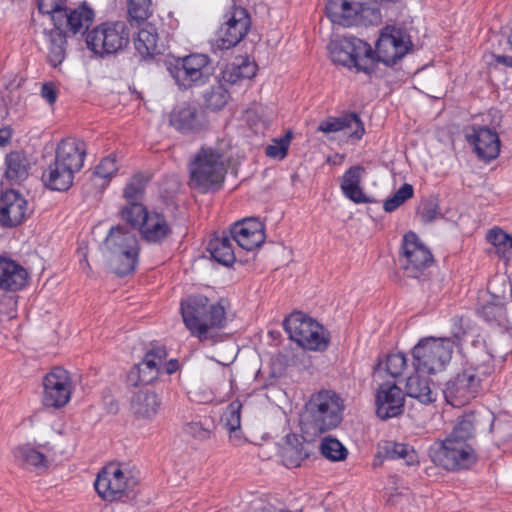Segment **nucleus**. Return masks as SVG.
Here are the masks:
<instances>
[{"label":"nucleus","mask_w":512,"mask_h":512,"mask_svg":"<svg viewBox=\"0 0 512 512\" xmlns=\"http://www.w3.org/2000/svg\"><path fill=\"white\" fill-rule=\"evenodd\" d=\"M416 372L406 381V393L409 397L417 399L423 404H430L436 400L437 393L431 387L428 378Z\"/></svg>","instance_id":"nucleus-31"},{"label":"nucleus","mask_w":512,"mask_h":512,"mask_svg":"<svg viewBox=\"0 0 512 512\" xmlns=\"http://www.w3.org/2000/svg\"><path fill=\"white\" fill-rule=\"evenodd\" d=\"M138 228L142 238L150 243H160L170 233L165 217L157 212H148Z\"/></svg>","instance_id":"nucleus-28"},{"label":"nucleus","mask_w":512,"mask_h":512,"mask_svg":"<svg viewBox=\"0 0 512 512\" xmlns=\"http://www.w3.org/2000/svg\"><path fill=\"white\" fill-rule=\"evenodd\" d=\"M511 296H512V288H511Z\"/></svg>","instance_id":"nucleus-63"},{"label":"nucleus","mask_w":512,"mask_h":512,"mask_svg":"<svg viewBox=\"0 0 512 512\" xmlns=\"http://www.w3.org/2000/svg\"><path fill=\"white\" fill-rule=\"evenodd\" d=\"M312 438L304 435L303 442L297 441V445L288 444L283 448L282 457L286 467H298L303 460L309 457Z\"/></svg>","instance_id":"nucleus-36"},{"label":"nucleus","mask_w":512,"mask_h":512,"mask_svg":"<svg viewBox=\"0 0 512 512\" xmlns=\"http://www.w3.org/2000/svg\"><path fill=\"white\" fill-rule=\"evenodd\" d=\"M495 357H497V355L494 354L493 352H487V358L488 359L484 360V362H488L490 359L495 358Z\"/></svg>","instance_id":"nucleus-62"},{"label":"nucleus","mask_w":512,"mask_h":512,"mask_svg":"<svg viewBox=\"0 0 512 512\" xmlns=\"http://www.w3.org/2000/svg\"><path fill=\"white\" fill-rule=\"evenodd\" d=\"M27 214V201L16 190L10 189L0 194V226L15 227Z\"/></svg>","instance_id":"nucleus-22"},{"label":"nucleus","mask_w":512,"mask_h":512,"mask_svg":"<svg viewBox=\"0 0 512 512\" xmlns=\"http://www.w3.org/2000/svg\"><path fill=\"white\" fill-rule=\"evenodd\" d=\"M317 323L302 312H294L284 320L283 325L285 331L289 334V338L300 345Z\"/></svg>","instance_id":"nucleus-30"},{"label":"nucleus","mask_w":512,"mask_h":512,"mask_svg":"<svg viewBox=\"0 0 512 512\" xmlns=\"http://www.w3.org/2000/svg\"><path fill=\"white\" fill-rule=\"evenodd\" d=\"M28 273L16 261L0 257V289L5 291L21 290L27 283Z\"/></svg>","instance_id":"nucleus-26"},{"label":"nucleus","mask_w":512,"mask_h":512,"mask_svg":"<svg viewBox=\"0 0 512 512\" xmlns=\"http://www.w3.org/2000/svg\"><path fill=\"white\" fill-rule=\"evenodd\" d=\"M87 48L103 57L116 54L129 43V30L125 22H105L86 34Z\"/></svg>","instance_id":"nucleus-6"},{"label":"nucleus","mask_w":512,"mask_h":512,"mask_svg":"<svg viewBox=\"0 0 512 512\" xmlns=\"http://www.w3.org/2000/svg\"><path fill=\"white\" fill-rule=\"evenodd\" d=\"M379 455L386 459H404L407 464L412 462L414 450L407 444L385 442L379 448Z\"/></svg>","instance_id":"nucleus-42"},{"label":"nucleus","mask_w":512,"mask_h":512,"mask_svg":"<svg viewBox=\"0 0 512 512\" xmlns=\"http://www.w3.org/2000/svg\"><path fill=\"white\" fill-rule=\"evenodd\" d=\"M508 43L510 46V51L512 52V39H508ZM495 60L499 64H503L505 66L512 67V55H497L495 56Z\"/></svg>","instance_id":"nucleus-59"},{"label":"nucleus","mask_w":512,"mask_h":512,"mask_svg":"<svg viewBox=\"0 0 512 512\" xmlns=\"http://www.w3.org/2000/svg\"><path fill=\"white\" fill-rule=\"evenodd\" d=\"M419 215L424 223H431L438 219L441 216V213L439 212L437 202L433 199L425 201L419 211Z\"/></svg>","instance_id":"nucleus-54"},{"label":"nucleus","mask_w":512,"mask_h":512,"mask_svg":"<svg viewBox=\"0 0 512 512\" xmlns=\"http://www.w3.org/2000/svg\"><path fill=\"white\" fill-rule=\"evenodd\" d=\"M161 400L150 389H139L134 392L130 400V410L139 420L151 421L159 412Z\"/></svg>","instance_id":"nucleus-25"},{"label":"nucleus","mask_w":512,"mask_h":512,"mask_svg":"<svg viewBox=\"0 0 512 512\" xmlns=\"http://www.w3.org/2000/svg\"><path fill=\"white\" fill-rule=\"evenodd\" d=\"M157 42V29L147 23L138 31L137 38L134 40V46L141 57L146 59L160 53Z\"/></svg>","instance_id":"nucleus-33"},{"label":"nucleus","mask_w":512,"mask_h":512,"mask_svg":"<svg viewBox=\"0 0 512 512\" xmlns=\"http://www.w3.org/2000/svg\"><path fill=\"white\" fill-rule=\"evenodd\" d=\"M404 394L395 383H382L376 393V414L382 420L397 417L404 411Z\"/></svg>","instance_id":"nucleus-19"},{"label":"nucleus","mask_w":512,"mask_h":512,"mask_svg":"<svg viewBox=\"0 0 512 512\" xmlns=\"http://www.w3.org/2000/svg\"><path fill=\"white\" fill-rule=\"evenodd\" d=\"M250 25L251 21L247 10L242 7H234L218 30V46L221 49H230L236 46L246 36Z\"/></svg>","instance_id":"nucleus-16"},{"label":"nucleus","mask_w":512,"mask_h":512,"mask_svg":"<svg viewBox=\"0 0 512 512\" xmlns=\"http://www.w3.org/2000/svg\"><path fill=\"white\" fill-rule=\"evenodd\" d=\"M42 402L46 407L62 408L71 398V378L65 369L54 367L43 379Z\"/></svg>","instance_id":"nucleus-13"},{"label":"nucleus","mask_w":512,"mask_h":512,"mask_svg":"<svg viewBox=\"0 0 512 512\" xmlns=\"http://www.w3.org/2000/svg\"><path fill=\"white\" fill-rule=\"evenodd\" d=\"M383 365L378 363V367ZM406 367V358L402 353H393L386 356L384 361V369L393 378L399 377Z\"/></svg>","instance_id":"nucleus-51"},{"label":"nucleus","mask_w":512,"mask_h":512,"mask_svg":"<svg viewBox=\"0 0 512 512\" xmlns=\"http://www.w3.org/2000/svg\"><path fill=\"white\" fill-rule=\"evenodd\" d=\"M414 189L411 184H403L391 197L384 201L383 209L386 212H393L399 208L405 201L412 198Z\"/></svg>","instance_id":"nucleus-49"},{"label":"nucleus","mask_w":512,"mask_h":512,"mask_svg":"<svg viewBox=\"0 0 512 512\" xmlns=\"http://www.w3.org/2000/svg\"><path fill=\"white\" fill-rule=\"evenodd\" d=\"M363 172L364 168L360 165L350 167L342 177L341 190L359 186Z\"/></svg>","instance_id":"nucleus-53"},{"label":"nucleus","mask_w":512,"mask_h":512,"mask_svg":"<svg viewBox=\"0 0 512 512\" xmlns=\"http://www.w3.org/2000/svg\"><path fill=\"white\" fill-rule=\"evenodd\" d=\"M150 5V0H129L128 13L130 18L138 24L144 22L151 14Z\"/></svg>","instance_id":"nucleus-52"},{"label":"nucleus","mask_w":512,"mask_h":512,"mask_svg":"<svg viewBox=\"0 0 512 512\" xmlns=\"http://www.w3.org/2000/svg\"><path fill=\"white\" fill-rule=\"evenodd\" d=\"M137 484V479L119 464L110 463L97 475L94 486L98 495L107 501L121 499L122 496Z\"/></svg>","instance_id":"nucleus-10"},{"label":"nucleus","mask_w":512,"mask_h":512,"mask_svg":"<svg viewBox=\"0 0 512 512\" xmlns=\"http://www.w3.org/2000/svg\"><path fill=\"white\" fill-rule=\"evenodd\" d=\"M344 401L332 390H321L311 396L301 415L303 435L316 437L336 428L343 419Z\"/></svg>","instance_id":"nucleus-2"},{"label":"nucleus","mask_w":512,"mask_h":512,"mask_svg":"<svg viewBox=\"0 0 512 512\" xmlns=\"http://www.w3.org/2000/svg\"><path fill=\"white\" fill-rule=\"evenodd\" d=\"M117 171L118 164L116 155L110 154L107 157H104L95 167L90 175V181L96 189L102 190L108 185L109 181Z\"/></svg>","instance_id":"nucleus-35"},{"label":"nucleus","mask_w":512,"mask_h":512,"mask_svg":"<svg viewBox=\"0 0 512 512\" xmlns=\"http://www.w3.org/2000/svg\"><path fill=\"white\" fill-rule=\"evenodd\" d=\"M233 241L231 234L223 232L221 236H216L209 241L207 250L215 261L224 266H231L236 260Z\"/></svg>","instance_id":"nucleus-29"},{"label":"nucleus","mask_w":512,"mask_h":512,"mask_svg":"<svg viewBox=\"0 0 512 512\" xmlns=\"http://www.w3.org/2000/svg\"><path fill=\"white\" fill-rule=\"evenodd\" d=\"M433 461L448 471L469 469L478 461L473 444L444 439L433 452Z\"/></svg>","instance_id":"nucleus-11"},{"label":"nucleus","mask_w":512,"mask_h":512,"mask_svg":"<svg viewBox=\"0 0 512 512\" xmlns=\"http://www.w3.org/2000/svg\"><path fill=\"white\" fill-rule=\"evenodd\" d=\"M74 176L63 166L53 161L42 175L44 184L51 190L66 191L73 184Z\"/></svg>","instance_id":"nucleus-32"},{"label":"nucleus","mask_w":512,"mask_h":512,"mask_svg":"<svg viewBox=\"0 0 512 512\" xmlns=\"http://www.w3.org/2000/svg\"><path fill=\"white\" fill-rule=\"evenodd\" d=\"M328 344L329 337L326 330L321 324L317 323L299 346L308 350L324 351Z\"/></svg>","instance_id":"nucleus-43"},{"label":"nucleus","mask_w":512,"mask_h":512,"mask_svg":"<svg viewBox=\"0 0 512 512\" xmlns=\"http://www.w3.org/2000/svg\"><path fill=\"white\" fill-rule=\"evenodd\" d=\"M230 158L219 147H201L189 163V185L202 193L219 191L225 181Z\"/></svg>","instance_id":"nucleus-3"},{"label":"nucleus","mask_w":512,"mask_h":512,"mask_svg":"<svg viewBox=\"0 0 512 512\" xmlns=\"http://www.w3.org/2000/svg\"><path fill=\"white\" fill-rule=\"evenodd\" d=\"M167 357L164 347L157 346L149 350L142 362L135 365L127 374V383L131 386L148 385L156 380L161 371V365Z\"/></svg>","instance_id":"nucleus-17"},{"label":"nucleus","mask_w":512,"mask_h":512,"mask_svg":"<svg viewBox=\"0 0 512 512\" xmlns=\"http://www.w3.org/2000/svg\"><path fill=\"white\" fill-rule=\"evenodd\" d=\"M168 69L181 90L204 85L213 73L208 56L198 53L176 59Z\"/></svg>","instance_id":"nucleus-9"},{"label":"nucleus","mask_w":512,"mask_h":512,"mask_svg":"<svg viewBox=\"0 0 512 512\" xmlns=\"http://www.w3.org/2000/svg\"><path fill=\"white\" fill-rule=\"evenodd\" d=\"M186 432L190 434L192 437L205 440L210 436V430L203 427V425L199 422H191L186 426Z\"/></svg>","instance_id":"nucleus-56"},{"label":"nucleus","mask_w":512,"mask_h":512,"mask_svg":"<svg viewBox=\"0 0 512 512\" xmlns=\"http://www.w3.org/2000/svg\"><path fill=\"white\" fill-rule=\"evenodd\" d=\"M375 11L368 7V0H329L326 14L334 24L349 27L358 24Z\"/></svg>","instance_id":"nucleus-15"},{"label":"nucleus","mask_w":512,"mask_h":512,"mask_svg":"<svg viewBox=\"0 0 512 512\" xmlns=\"http://www.w3.org/2000/svg\"><path fill=\"white\" fill-rule=\"evenodd\" d=\"M402 253L399 261L406 276L419 278L423 271L433 263V256L414 232H408L403 237Z\"/></svg>","instance_id":"nucleus-12"},{"label":"nucleus","mask_w":512,"mask_h":512,"mask_svg":"<svg viewBox=\"0 0 512 512\" xmlns=\"http://www.w3.org/2000/svg\"><path fill=\"white\" fill-rule=\"evenodd\" d=\"M41 96L50 104L53 105L58 97V90L52 82H47L42 85Z\"/></svg>","instance_id":"nucleus-58"},{"label":"nucleus","mask_w":512,"mask_h":512,"mask_svg":"<svg viewBox=\"0 0 512 512\" xmlns=\"http://www.w3.org/2000/svg\"><path fill=\"white\" fill-rule=\"evenodd\" d=\"M342 192L348 199H350L354 203L360 204L369 202V198L363 193V190L360 187V185L357 187L349 188Z\"/></svg>","instance_id":"nucleus-57"},{"label":"nucleus","mask_w":512,"mask_h":512,"mask_svg":"<svg viewBox=\"0 0 512 512\" xmlns=\"http://www.w3.org/2000/svg\"><path fill=\"white\" fill-rule=\"evenodd\" d=\"M149 182V177L142 173L133 175L123 190V197L126 203L137 202L142 203L146 185Z\"/></svg>","instance_id":"nucleus-40"},{"label":"nucleus","mask_w":512,"mask_h":512,"mask_svg":"<svg viewBox=\"0 0 512 512\" xmlns=\"http://www.w3.org/2000/svg\"><path fill=\"white\" fill-rule=\"evenodd\" d=\"M102 253L109 268L120 276L133 272L139 255L138 240L130 230L112 227L106 236Z\"/></svg>","instance_id":"nucleus-4"},{"label":"nucleus","mask_w":512,"mask_h":512,"mask_svg":"<svg viewBox=\"0 0 512 512\" xmlns=\"http://www.w3.org/2000/svg\"><path fill=\"white\" fill-rule=\"evenodd\" d=\"M121 217L133 227H139L143 218L148 214L143 203L131 202L126 203L121 209Z\"/></svg>","instance_id":"nucleus-46"},{"label":"nucleus","mask_w":512,"mask_h":512,"mask_svg":"<svg viewBox=\"0 0 512 512\" xmlns=\"http://www.w3.org/2000/svg\"><path fill=\"white\" fill-rule=\"evenodd\" d=\"M346 129L352 130L350 136L356 139H360L365 133L364 124L356 113H348L341 117H328L320 122L317 131L328 134Z\"/></svg>","instance_id":"nucleus-27"},{"label":"nucleus","mask_w":512,"mask_h":512,"mask_svg":"<svg viewBox=\"0 0 512 512\" xmlns=\"http://www.w3.org/2000/svg\"><path fill=\"white\" fill-rule=\"evenodd\" d=\"M180 310L186 328L201 342H214L217 331L224 328L227 322L226 310L221 302L210 303L202 294L183 299Z\"/></svg>","instance_id":"nucleus-1"},{"label":"nucleus","mask_w":512,"mask_h":512,"mask_svg":"<svg viewBox=\"0 0 512 512\" xmlns=\"http://www.w3.org/2000/svg\"><path fill=\"white\" fill-rule=\"evenodd\" d=\"M85 156V143L77 139L67 138L58 144L54 161L66 170L68 169V172L74 176L83 167Z\"/></svg>","instance_id":"nucleus-24"},{"label":"nucleus","mask_w":512,"mask_h":512,"mask_svg":"<svg viewBox=\"0 0 512 512\" xmlns=\"http://www.w3.org/2000/svg\"><path fill=\"white\" fill-rule=\"evenodd\" d=\"M179 368V364H178V361L176 359H171L169 362L167 363H162L161 365V369H164L165 372L168 374V375H171L173 374L174 372H176Z\"/></svg>","instance_id":"nucleus-61"},{"label":"nucleus","mask_w":512,"mask_h":512,"mask_svg":"<svg viewBox=\"0 0 512 512\" xmlns=\"http://www.w3.org/2000/svg\"><path fill=\"white\" fill-rule=\"evenodd\" d=\"M475 422L474 414H465L458 419L451 433L445 439L457 440L460 443L473 444L475 442Z\"/></svg>","instance_id":"nucleus-38"},{"label":"nucleus","mask_w":512,"mask_h":512,"mask_svg":"<svg viewBox=\"0 0 512 512\" xmlns=\"http://www.w3.org/2000/svg\"><path fill=\"white\" fill-rule=\"evenodd\" d=\"M169 122L182 134H196L206 126L204 113L196 106L187 103L178 105L172 110Z\"/></svg>","instance_id":"nucleus-21"},{"label":"nucleus","mask_w":512,"mask_h":512,"mask_svg":"<svg viewBox=\"0 0 512 512\" xmlns=\"http://www.w3.org/2000/svg\"><path fill=\"white\" fill-rule=\"evenodd\" d=\"M205 104L212 110L222 109L228 102L229 93L221 85L213 86L210 91L204 95Z\"/></svg>","instance_id":"nucleus-50"},{"label":"nucleus","mask_w":512,"mask_h":512,"mask_svg":"<svg viewBox=\"0 0 512 512\" xmlns=\"http://www.w3.org/2000/svg\"><path fill=\"white\" fill-rule=\"evenodd\" d=\"M291 139V133L289 132L284 138L276 142L274 145H268L266 147V155L274 158H284L287 154L289 142Z\"/></svg>","instance_id":"nucleus-55"},{"label":"nucleus","mask_w":512,"mask_h":512,"mask_svg":"<svg viewBox=\"0 0 512 512\" xmlns=\"http://www.w3.org/2000/svg\"><path fill=\"white\" fill-rule=\"evenodd\" d=\"M241 409L242 403L235 400L227 406L223 413L221 420L230 433L236 432L241 427Z\"/></svg>","instance_id":"nucleus-48"},{"label":"nucleus","mask_w":512,"mask_h":512,"mask_svg":"<svg viewBox=\"0 0 512 512\" xmlns=\"http://www.w3.org/2000/svg\"><path fill=\"white\" fill-rule=\"evenodd\" d=\"M330 56L334 63L357 71L371 73L373 71V49L363 40L356 37H344L331 43Z\"/></svg>","instance_id":"nucleus-7"},{"label":"nucleus","mask_w":512,"mask_h":512,"mask_svg":"<svg viewBox=\"0 0 512 512\" xmlns=\"http://www.w3.org/2000/svg\"><path fill=\"white\" fill-rule=\"evenodd\" d=\"M413 48L410 35L403 27L387 25L381 29L373 50V65L382 62L387 66L396 64Z\"/></svg>","instance_id":"nucleus-8"},{"label":"nucleus","mask_w":512,"mask_h":512,"mask_svg":"<svg viewBox=\"0 0 512 512\" xmlns=\"http://www.w3.org/2000/svg\"><path fill=\"white\" fill-rule=\"evenodd\" d=\"M15 458L22 465L32 466L35 468H46L47 459L43 453L36 450L31 445H22L14 450Z\"/></svg>","instance_id":"nucleus-41"},{"label":"nucleus","mask_w":512,"mask_h":512,"mask_svg":"<svg viewBox=\"0 0 512 512\" xmlns=\"http://www.w3.org/2000/svg\"><path fill=\"white\" fill-rule=\"evenodd\" d=\"M38 11L49 16L55 25L67 7V0H37Z\"/></svg>","instance_id":"nucleus-47"},{"label":"nucleus","mask_w":512,"mask_h":512,"mask_svg":"<svg viewBox=\"0 0 512 512\" xmlns=\"http://www.w3.org/2000/svg\"><path fill=\"white\" fill-rule=\"evenodd\" d=\"M486 238H487L488 242L494 246L495 252L500 257L505 258V257H507L508 254L511 253L512 236L507 234L502 229L493 228V229L489 230Z\"/></svg>","instance_id":"nucleus-44"},{"label":"nucleus","mask_w":512,"mask_h":512,"mask_svg":"<svg viewBox=\"0 0 512 512\" xmlns=\"http://www.w3.org/2000/svg\"><path fill=\"white\" fill-rule=\"evenodd\" d=\"M256 74V65L247 60L241 63L228 64L223 71V80L230 84H236L241 80H248Z\"/></svg>","instance_id":"nucleus-39"},{"label":"nucleus","mask_w":512,"mask_h":512,"mask_svg":"<svg viewBox=\"0 0 512 512\" xmlns=\"http://www.w3.org/2000/svg\"><path fill=\"white\" fill-rule=\"evenodd\" d=\"M465 137L480 159L488 162L498 157L500 139L495 130L487 126L473 125L466 130Z\"/></svg>","instance_id":"nucleus-18"},{"label":"nucleus","mask_w":512,"mask_h":512,"mask_svg":"<svg viewBox=\"0 0 512 512\" xmlns=\"http://www.w3.org/2000/svg\"><path fill=\"white\" fill-rule=\"evenodd\" d=\"M321 454L330 461H342L347 457V449L336 438L325 437L320 444Z\"/></svg>","instance_id":"nucleus-45"},{"label":"nucleus","mask_w":512,"mask_h":512,"mask_svg":"<svg viewBox=\"0 0 512 512\" xmlns=\"http://www.w3.org/2000/svg\"><path fill=\"white\" fill-rule=\"evenodd\" d=\"M454 343L449 338L428 337L413 348V366L418 373L435 374L444 369L453 353Z\"/></svg>","instance_id":"nucleus-5"},{"label":"nucleus","mask_w":512,"mask_h":512,"mask_svg":"<svg viewBox=\"0 0 512 512\" xmlns=\"http://www.w3.org/2000/svg\"><path fill=\"white\" fill-rule=\"evenodd\" d=\"M5 164V176L11 183H20L27 178L30 163L24 152H10L5 158Z\"/></svg>","instance_id":"nucleus-34"},{"label":"nucleus","mask_w":512,"mask_h":512,"mask_svg":"<svg viewBox=\"0 0 512 512\" xmlns=\"http://www.w3.org/2000/svg\"><path fill=\"white\" fill-rule=\"evenodd\" d=\"M66 36L67 34L57 28L50 30L47 33L49 42L47 59L54 67L60 65L65 59L67 43Z\"/></svg>","instance_id":"nucleus-37"},{"label":"nucleus","mask_w":512,"mask_h":512,"mask_svg":"<svg viewBox=\"0 0 512 512\" xmlns=\"http://www.w3.org/2000/svg\"><path fill=\"white\" fill-rule=\"evenodd\" d=\"M480 387V378L475 369L468 368L447 382L444 389L446 401L454 407L467 404L474 399Z\"/></svg>","instance_id":"nucleus-14"},{"label":"nucleus","mask_w":512,"mask_h":512,"mask_svg":"<svg viewBox=\"0 0 512 512\" xmlns=\"http://www.w3.org/2000/svg\"><path fill=\"white\" fill-rule=\"evenodd\" d=\"M233 240L244 250L251 251L265 241L264 225L257 218H246L230 228Z\"/></svg>","instance_id":"nucleus-20"},{"label":"nucleus","mask_w":512,"mask_h":512,"mask_svg":"<svg viewBox=\"0 0 512 512\" xmlns=\"http://www.w3.org/2000/svg\"><path fill=\"white\" fill-rule=\"evenodd\" d=\"M94 17L93 9L86 4L76 8L67 6L62 13V17L59 18L54 27L60 29L65 34L71 33L75 35L77 33H84L92 25Z\"/></svg>","instance_id":"nucleus-23"},{"label":"nucleus","mask_w":512,"mask_h":512,"mask_svg":"<svg viewBox=\"0 0 512 512\" xmlns=\"http://www.w3.org/2000/svg\"><path fill=\"white\" fill-rule=\"evenodd\" d=\"M12 130L10 127L0 128V146H6L11 139Z\"/></svg>","instance_id":"nucleus-60"}]
</instances>
